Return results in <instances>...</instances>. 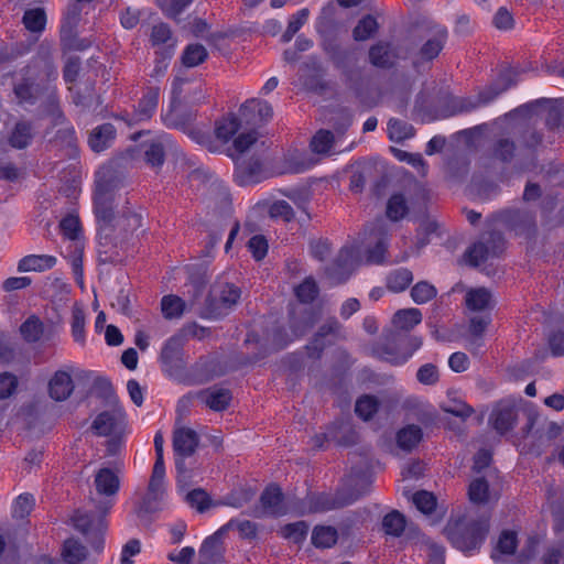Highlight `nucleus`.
Wrapping results in <instances>:
<instances>
[{
    "label": "nucleus",
    "instance_id": "1",
    "mask_svg": "<svg viewBox=\"0 0 564 564\" xmlns=\"http://www.w3.org/2000/svg\"><path fill=\"white\" fill-rule=\"evenodd\" d=\"M199 444V436L191 427L175 425L173 431V449L177 456L175 466L177 470V481L185 494H207L200 487L189 488L187 481L191 478V471L186 469L184 458L191 457L196 452Z\"/></svg>",
    "mask_w": 564,
    "mask_h": 564
},
{
    "label": "nucleus",
    "instance_id": "2",
    "mask_svg": "<svg viewBox=\"0 0 564 564\" xmlns=\"http://www.w3.org/2000/svg\"><path fill=\"white\" fill-rule=\"evenodd\" d=\"M488 531L489 519L486 517L476 520H453L445 528L448 540L456 549L462 551H470L478 547Z\"/></svg>",
    "mask_w": 564,
    "mask_h": 564
},
{
    "label": "nucleus",
    "instance_id": "3",
    "mask_svg": "<svg viewBox=\"0 0 564 564\" xmlns=\"http://www.w3.org/2000/svg\"><path fill=\"white\" fill-rule=\"evenodd\" d=\"M26 77L14 87V93L20 101L31 102L34 100L37 93L35 78L54 79L57 77V69L52 58L48 55L37 56L33 59L32 64L28 66Z\"/></svg>",
    "mask_w": 564,
    "mask_h": 564
},
{
    "label": "nucleus",
    "instance_id": "4",
    "mask_svg": "<svg viewBox=\"0 0 564 564\" xmlns=\"http://www.w3.org/2000/svg\"><path fill=\"white\" fill-rule=\"evenodd\" d=\"M90 371L77 368L73 364H67L57 369L48 380L47 391L51 399L57 402L70 398L75 390L74 378L89 379Z\"/></svg>",
    "mask_w": 564,
    "mask_h": 564
},
{
    "label": "nucleus",
    "instance_id": "5",
    "mask_svg": "<svg viewBox=\"0 0 564 564\" xmlns=\"http://www.w3.org/2000/svg\"><path fill=\"white\" fill-rule=\"evenodd\" d=\"M240 296L241 291L236 285L226 282L216 283L207 299L205 315L210 318H218L228 314L238 303Z\"/></svg>",
    "mask_w": 564,
    "mask_h": 564
},
{
    "label": "nucleus",
    "instance_id": "6",
    "mask_svg": "<svg viewBox=\"0 0 564 564\" xmlns=\"http://www.w3.org/2000/svg\"><path fill=\"white\" fill-rule=\"evenodd\" d=\"M505 247L501 234L491 232L480 241L474 243L465 252L466 261L474 267L485 263L488 259L499 256Z\"/></svg>",
    "mask_w": 564,
    "mask_h": 564
},
{
    "label": "nucleus",
    "instance_id": "7",
    "mask_svg": "<svg viewBox=\"0 0 564 564\" xmlns=\"http://www.w3.org/2000/svg\"><path fill=\"white\" fill-rule=\"evenodd\" d=\"M360 249L355 245L344 246L336 260L326 268L325 273L329 278V280L339 284L345 282L354 265L360 262Z\"/></svg>",
    "mask_w": 564,
    "mask_h": 564
},
{
    "label": "nucleus",
    "instance_id": "8",
    "mask_svg": "<svg viewBox=\"0 0 564 564\" xmlns=\"http://www.w3.org/2000/svg\"><path fill=\"white\" fill-rule=\"evenodd\" d=\"M518 410L517 401L512 399L500 400L494 405L488 423L499 435H505L516 426Z\"/></svg>",
    "mask_w": 564,
    "mask_h": 564
},
{
    "label": "nucleus",
    "instance_id": "9",
    "mask_svg": "<svg viewBox=\"0 0 564 564\" xmlns=\"http://www.w3.org/2000/svg\"><path fill=\"white\" fill-rule=\"evenodd\" d=\"M388 243L389 239L386 225L382 220H379L369 236V246L366 249V263H384Z\"/></svg>",
    "mask_w": 564,
    "mask_h": 564
},
{
    "label": "nucleus",
    "instance_id": "10",
    "mask_svg": "<svg viewBox=\"0 0 564 564\" xmlns=\"http://www.w3.org/2000/svg\"><path fill=\"white\" fill-rule=\"evenodd\" d=\"M90 503L96 508L89 512L76 511L72 517L74 527L83 533H86L93 524L95 518L105 516L112 506L110 496H97L90 498Z\"/></svg>",
    "mask_w": 564,
    "mask_h": 564
},
{
    "label": "nucleus",
    "instance_id": "11",
    "mask_svg": "<svg viewBox=\"0 0 564 564\" xmlns=\"http://www.w3.org/2000/svg\"><path fill=\"white\" fill-rule=\"evenodd\" d=\"M186 503L198 513H205L219 506L241 508L248 503V496H230L227 499H213L212 496H184Z\"/></svg>",
    "mask_w": 564,
    "mask_h": 564
},
{
    "label": "nucleus",
    "instance_id": "12",
    "mask_svg": "<svg viewBox=\"0 0 564 564\" xmlns=\"http://www.w3.org/2000/svg\"><path fill=\"white\" fill-rule=\"evenodd\" d=\"M94 208L99 223L106 226L113 220V194L106 182L96 183Z\"/></svg>",
    "mask_w": 564,
    "mask_h": 564
},
{
    "label": "nucleus",
    "instance_id": "13",
    "mask_svg": "<svg viewBox=\"0 0 564 564\" xmlns=\"http://www.w3.org/2000/svg\"><path fill=\"white\" fill-rule=\"evenodd\" d=\"M341 336V325L336 318L327 319L315 334L312 343L307 346L310 356L318 357L327 344H332Z\"/></svg>",
    "mask_w": 564,
    "mask_h": 564
},
{
    "label": "nucleus",
    "instance_id": "14",
    "mask_svg": "<svg viewBox=\"0 0 564 564\" xmlns=\"http://www.w3.org/2000/svg\"><path fill=\"white\" fill-rule=\"evenodd\" d=\"M240 116L246 123L258 126L272 118L273 109L265 100L251 99L241 106Z\"/></svg>",
    "mask_w": 564,
    "mask_h": 564
},
{
    "label": "nucleus",
    "instance_id": "15",
    "mask_svg": "<svg viewBox=\"0 0 564 564\" xmlns=\"http://www.w3.org/2000/svg\"><path fill=\"white\" fill-rule=\"evenodd\" d=\"M307 512L321 513L351 505L354 496H307Z\"/></svg>",
    "mask_w": 564,
    "mask_h": 564
},
{
    "label": "nucleus",
    "instance_id": "16",
    "mask_svg": "<svg viewBox=\"0 0 564 564\" xmlns=\"http://www.w3.org/2000/svg\"><path fill=\"white\" fill-rule=\"evenodd\" d=\"M198 401L213 411H224L229 406L231 393L225 388H208L196 394Z\"/></svg>",
    "mask_w": 564,
    "mask_h": 564
},
{
    "label": "nucleus",
    "instance_id": "17",
    "mask_svg": "<svg viewBox=\"0 0 564 564\" xmlns=\"http://www.w3.org/2000/svg\"><path fill=\"white\" fill-rule=\"evenodd\" d=\"M235 178L241 186L259 183L263 178L262 165L258 160L237 159Z\"/></svg>",
    "mask_w": 564,
    "mask_h": 564
},
{
    "label": "nucleus",
    "instance_id": "18",
    "mask_svg": "<svg viewBox=\"0 0 564 564\" xmlns=\"http://www.w3.org/2000/svg\"><path fill=\"white\" fill-rule=\"evenodd\" d=\"M171 150L177 153L176 145L169 134L160 135L155 141L149 144L144 156L148 164L152 167H159L164 163L165 151Z\"/></svg>",
    "mask_w": 564,
    "mask_h": 564
},
{
    "label": "nucleus",
    "instance_id": "19",
    "mask_svg": "<svg viewBox=\"0 0 564 564\" xmlns=\"http://www.w3.org/2000/svg\"><path fill=\"white\" fill-rule=\"evenodd\" d=\"M56 263V257L51 254H28L19 260L17 269L19 272H44Z\"/></svg>",
    "mask_w": 564,
    "mask_h": 564
},
{
    "label": "nucleus",
    "instance_id": "20",
    "mask_svg": "<svg viewBox=\"0 0 564 564\" xmlns=\"http://www.w3.org/2000/svg\"><path fill=\"white\" fill-rule=\"evenodd\" d=\"M503 221L507 223L517 235H531L534 232L535 223L530 213L509 210L503 214Z\"/></svg>",
    "mask_w": 564,
    "mask_h": 564
},
{
    "label": "nucleus",
    "instance_id": "21",
    "mask_svg": "<svg viewBox=\"0 0 564 564\" xmlns=\"http://www.w3.org/2000/svg\"><path fill=\"white\" fill-rule=\"evenodd\" d=\"M116 138V128L111 123L96 127L89 135L88 144L94 152H101L109 148Z\"/></svg>",
    "mask_w": 564,
    "mask_h": 564
},
{
    "label": "nucleus",
    "instance_id": "22",
    "mask_svg": "<svg viewBox=\"0 0 564 564\" xmlns=\"http://www.w3.org/2000/svg\"><path fill=\"white\" fill-rule=\"evenodd\" d=\"M123 414L120 411H105L97 415L91 424V430L96 435L99 436H108L112 434L120 421L122 420Z\"/></svg>",
    "mask_w": 564,
    "mask_h": 564
},
{
    "label": "nucleus",
    "instance_id": "23",
    "mask_svg": "<svg viewBox=\"0 0 564 564\" xmlns=\"http://www.w3.org/2000/svg\"><path fill=\"white\" fill-rule=\"evenodd\" d=\"M466 306L474 312L490 311L494 305V299L489 290L486 288L470 289L465 296Z\"/></svg>",
    "mask_w": 564,
    "mask_h": 564
},
{
    "label": "nucleus",
    "instance_id": "24",
    "mask_svg": "<svg viewBox=\"0 0 564 564\" xmlns=\"http://www.w3.org/2000/svg\"><path fill=\"white\" fill-rule=\"evenodd\" d=\"M283 498L284 496H261L260 505L251 511V514L261 518L264 516H282L286 513L288 508Z\"/></svg>",
    "mask_w": 564,
    "mask_h": 564
},
{
    "label": "nucleus",
    "instance_id": "25",
    "mask_svg": "<svg viewBox=\"0 0 564 564\" xmlns=\"http://www.w3.org/2000/svg\"><path fill=\"white\" fill-rule=\"evenodd\" d=\"M159 87H149L145 90L138 104L134 122L148 120L153 116L159 105Z\"/></svg>",
    "mask_w": 564,
    "mask_h": 564
},
{
    "label": "nucleus",
    "instance_id": "26",
    "mask_svg": "<svg viewBox=\"0 0 564 564\" xmlns=\"http://www.w3.org/2000/svg\"><path fill=\"white\" fill-rule=\"evenodd\" d=\"M512 72L508 70L501 75V80L505 82L501 88H497L496 86H490L482 91L479 93L478 99L475 104L467 106L464 110L468 111L479 106H485L496 99L501 93L506 91L510 86L514 85V82L511 78Z\"/></svg>",
    "mask_w": 564,
    "mask_h": 564
},
{
    "label": "nucleus",
    "instance_id": "27",
    "mask_svg": "<svg viewBox=\"0 0 564 564\" xmlns=\"http://www.w3.org/2000/svg\"><path fill=\"white\" fill-rule=\"evenodd\" d=\"M61 555L66 564H79L86 560L88 550L78 540L69 538L65 540Z\"/></svg>",
    "mask_w": 564,
    "mask_h": 564
},
{
    "label": "nucleus",
    "instance_id": "28",
    "mask_svg": "<svg viewBox=\"0 0 564 564\" xmlns=\"http://www.w3.org/2000/svg\"><path fill=\"white\" fill-rule=\"evenodd\" d=\"M98 494H117L120 489L119 476L110 468H101L95 476Z\"/></svg>",
    "mask_w": 564,
    "mask_h": 564
},
{
    "label": "nucleus",
    "instance_id": "29",
    "mask_svg": "<svg viewBox=\"0 0 564 564\" xmlns=\"http://www.w3.org/2000/svg\"><path fill=\"white\" fill-rule=\"evenodd\" d=\"M55 145L64 151V155L69 159H75L78 155V144L75 130L73 128H65L57 131L55 137Z\"/></svg>",
    "mask_w": 564,
    "mask_h": 564
},
{
    "label": "nucleus",
    "instance_id": "30",
    "mask_svg": "<svg viewBox=\"0 0 564 564\" xmlns=\"http://www.w3.org/2000/svg\"><path fill=\"white\" fill-rule=\"evenodd\" d=\"M446 39V30L443 28L437 29L434 35L431 39H429L421 47V58L424 61H431L435 58L443 50Z\"/></svg>",
    "mask_w": 564,
    "mask_h": 564
},
{
    "label": "nucleus",
    "instance_id": "31",
    "mask_svg": "<svg viewBox=\"0 0 564 564\" xmlns=\"http://www.w3.org/2000/svg\"><path fill=\"white\" fill-rule=\"evenodd\" d=\"M370 63L377 67H390L393 64L394 54L389 43L378 42L369 50Z\"/></svg>",
    "mask_w": 564,
    "mask_h": 564
},
{
    "label": "nucleus",
    "instance_id": "32",
    "mask_svg": "<svg viewBox=\"0 0 564 564\" xmlns=\"http://www.w3.org/2000/svg\"><path fill=\"white\" fill-rule=\"evenodd\" d=\"M413 506L425 516H434L441 519L445 514V509L438 506L436 496H411Z\"/></svg>",
    "mask_w": 564,
    "mask_h": 564
},
{
    "label": "nucleus",
    "instance_id": "33",
    "mask_svg": "<svg viewBox=\"0 0 564 564\" xmlns=\"http://www.w3.org/2000/svg\"><path fill=\"white\" fill-rule=\"evenodd\" d=\"M422 322V313L417 308H404L394 313L393 325L403 330H410Z\"/></svg>",
    "mask_w": 564,
    "mask_h": 564
},
{
    "label": "nucleus",
    "instance_id": "34",
    "mask_svg": "<svg viewBox=\"0 0 564 564\" xmlns=\"http://www.w3.org/2000/svg\"><path fill=\"white\" fill-rule=\"evenodd\" d=\"M240 121L234 115H229L218 120L215 126V135L217 140L227 143L239 130Z\"/></svg>",
    "mask_w": 564,
    "mask_h": 564
},
{
    "label": "nucleus",
    "instance_id": "35",
    "mask_svg": "<svg viewBox=\"0 0 564 564\" xmlns=\"http://www.w3.org/2000/svg\"><path fill=\"white\" fill-rule=\"evenodd\" d=\"M421 440L422 430L420 426L414 424L403 427L397 434L398 445L404 451H411L420 443Z\"/></svg>",
    "mask_w": 564,
    "mask_h": 564
},
{
    "label": "nucleus",
    "instance_id": "36",
    "mask_svg": "<svg viewBox=\"0 0 564 564\" xmlns=\"http://www.w3.org/2000/svg\"><path fill=\"white\" fill-rule=\"evenodd\" d=\"M185 307L184 300L177 295H165L161 300V311L166 319L181 318Z\"/></svg>",
    "mask_w": 564,
    "mask_h": 564
},
{
    "label": "nucleus",
    "instance_id": "37",
    "mask_svg": "<svg viewBox=\"0 0 564 564\" xmlns=\"http://www.w3.org/2000/svg\"><path fill=\"white\" fill-rule=\"evenodd\" d=\"M338 539L337 530L329 525L315 527L312 533V543L316 547H332Z\"/></svg>",
    "mask_w": 564,
    "mask_h": 564
},
{
    "label": "nucleus",
    "instance_id": "38",
    "mask_svg": "<svg viewBox=\"0 0 564 564\" xmlns=\"http://www.w3.org/2000/svg\"><path fill=\"white\" fill-rule=\"evenodd\" d=\"M59 229L63 236L72 241H74V247L76 251L82 250V245L78 240L82 229L79 219L76 216L67 215L59 223Z\"/></svg>",
    "mask_w": 564,
    "mask_h": 564
},
{
    "label": "nucleus",
    "instance_id": "39",
    "mask_svg": "<svg viewBox=\"0 0 564 564\" xmlns=\"http://www.w3.org/2000/svg\"><path fill=\"white\" fill-rule=\"evenodd\" d=\"M33 138L32 127L28 122H18L9 137V143L12 148L24 149Z\"/></svg>",
    "mask_w": 564,
    "mask_h": 564
},
{
    "label": "nucleus",
    "instance_id": "40",
    "mask_svg": "<svg viewBox=\"0 0 564 564\" xmlns=\"http://www.w3.org/2000/svg\"><path fill=\"white\" fill-rule=\"evenodd\" d=\"M373 355L392 365H402L411 358V354L398 352L390 344H378L373 347Z\"/></svg>",
    "mask_w": 564,
    "mask_h": 564
},
{
    "label": "nucleus",
    "instance_id": "41",
    "mask_svg": "<svg viewBox=\"0 0 564 564\" xmlns=\"http://www.w3.org/2000/svg\"><path fill=\"white\" fill-rule=\"evenodd\" d=\"M388 134L391 141L402 142L403 140L410 139L414 135V128L405 121L390 119L388 122Z\"/></svg>",
    "mask_w": 564,
    "mask_h": 564
},
{
    "label": "nucleus",
    "instance_id": "42",
    "mask_svg": "<svg viewBox=\"0 0 564 564\" xmlns=\"http://www.w3.org/2000/svg\"><path fill=\"white\" fill-rule=\"evenodd\" d=\"M379 29L377 20L368 14L364 17L352 31V36L356 41H367L372 37Z\"/></svg>",
    "mask_w": 564,
    "mask_h": 564
},
{
    "label": "nucleus",
    "instance_id": "43",
    "mask_svg": "<svg viewBox=\"0 0 564 564\" xmlns=\"http://www.w3.org/2000/svg\"><path fill=\"white\" fill-rule=\"evenodd\" d=\"M413 280L412 272L409 269L401 268L392 271L387 278V286L393 292L405 290Z\"/></svg>",
    "mask_w": 564,
    "mask_h": 564
},
{
    "label": "nucleus",
    "instance_id": "44",
    "mask_svg": "<svg viewBox=\"0 0 564 564\" xmlns=\"http://www.w3.org/2000/svg\"><path fill=\"white\" fill-rule=\"evenodd\" d=\"M314 165V161L305 153L294 152L285 158V172L286 173H302L307 171Z\"/></svg>",
    "mask_w": 564,
    "mask_h": 564
},
{
    "label": "nucleus",
    "instance_id": "45",
    "mask_svg": "<svg viewBox=\"0 0 564 564\" xmlns=\"http://www.w3.org/2000/svg\"><path fill=\"white\" fill-rule=\"evenodd\" d=\"M405 524V518L397 510L386 514L382 520L384 532L392 536H400L404 532Z\"/></svg>",
    "mask_w": 564,
    "mask_h": 564
},
{
    "label": "nucleus",
    "instance_id": "46",
    "mask_svg": "<svg viewBox=\"0 0 564 564\" xmlns=\"http://www.w3.org/2000/svg\"><path fill=\"white\" fill-rule=\"evenodd\" d=\"M409 212L406 199L402 194H393L387 203V217L398 221L405 217Z\"/></svg>",
    "mask_w": 564,
    "mask_h": 564
},
{
    "label": "nucleus",
    "instance_id": "47",
    "mask_svg": "<svg viewBox=\"0 0 564 564\" xmlns=\"http://www.w3.org/2000/svg\"><path fill=\"white\" fill-rule=\"evenodd\" d=\"M72 336L80 345L85 344V312L82 306L74 305L72 310Z\"/></svg>",
    "mask_w": 564,
    "mask_h": 564
},
{
    "label": "nucleus",
    "instance_id": "48",
    "mask_svg": "<svg viewBox=\"0 0 564 564\" xmlns=\"http://www.w3.org/2000/svg\"><path fill=\"white\" fill-rule=\"evenodd\" d=\"M23 338L29 343H36L43 335L44 325L35 316L29 317L20 327Z\"/></svg>",
    "mask_w": 564,
    "mask_h": 564
},
{
    "label": "nucleus",
    "instance_id": "49",
    "mask_svg": "<svg viewBox=\"0 0 564 564\" xmlns=\"http://www.w3.org/2000/svg\"><path fill=\"white\" fill-rule=\"evenodd\" d=\"M207 50L202 44H189L183 52L182 61L187 67H195L207 58Z\"/></svg>",
    "mask_w": 564,
    "mask_h": 564
},
{
    "label": "nucleus",
    "instance_id": "50",
    "mask_svg": "<svg viewBox=\"0 0 564 564\" xmlns=\"http://www.w3.org/2000/svg\"><path fill=\"white\" fill-rule=\"evenodd\" d=\"M379 402L372 395H362L356 401L355 412L365 421L370 420L378 411Z\"/></svg>",
    "mask_w": 564,
    "mask_h": 564
},
{
    "label": "nucleus",
    "instance_id": "51",
    "mask_svg": "<svg viewBox=\"0 0 564 564\" xmlns=\"http://www.w3.org/2000/svg\"><path fill=\"white\" fill-rule=\"evenodd\" d=\"M258 140V133L254 130H251L247 133L239 134L232 144V149H229V155L237 161V156L243 154L247 150L250 149L251 145L256 143Z\"/></svg>",
    "mask_w": 564,
    "mask_h": 564
},
{
    "label": "nucleus",
    "instance_id": "52",
    "mask_svg": "<svg viewBox=\"0 0 564 564\" xmlns=\"http://www.w3.org/2000/svg\"><path fill=\"white\" fill-rule=\"evenodd\" d=\"M150 41L153 46H160L163 44H169L170 46L175 45V42L172 36V31L169 24L164 22L156 23L152 26Z\"/></svg>",
    "mask_w": 564,
    "mask_h": 564
},
{
    "label": "nucleus",
    "instance_id": "53",
    "mask_svg": "<svg viewBox=\"0 0 564 564\" xmlns=\"http://www.w3.org/2000/svg\"><path fill=\"white\" fill-rule=\"evenodd\" d=\"M46 15L43 9H30L24 12L23 23L31 32H41L44 30Z\"/></svg>",
    "mask_w": 564,
    "mask_h": 564
},
{
    "label": "nucleus",
    "instance_id": "54",
    "mask_svg": "<svg viewBox=\"0 0 564 564\" xmlns=\"http://www.w3.org/2000/svg\"><path fill=\"white\" fill-rule=\"evenodd\" d=\"M334 144V135L328 130H319L311 141V149L318 154H327Z\"/></svg>",
    "mask_w": 564,
    "mask_h": 564
},
{
    "label": "nucleus",
    "instance_id": "55",
    "mask_svg": "<svg viewBox=\"0 0 564 564\" xmlns=\"http://www.w3.org/2000/svg\"><path fill=\"white\" fill-rule=\"evenodd\" d=\"M194 0H156V4L163 13L170 19H177V17L193 2Z\"/></svg>",
    "mask_w": 564,
    "mask_h": 564
},
{
    "label": "nucleus",
    "instance_id": "56",
    "mask_svg": "<svg viewBox=\"0 0 564 564\" xmlns=\"http://www.w3.org/2000/svg\"><path fill=\"white\" fill-rule=\"evenodd\" d=\"M436 289L427 282H419L411 290V296L417 304H424L436 296Z\"/></svg>",
    "mask_w": 564,
    "mask_h": 564
},
{
    "label": "nucleus",
    "instance_id": "57",
    "mask_svg": "<svg viewBox=\"0 0 564 564\" xmlns=\"http://www.w3.org/2000/svg\"><path fill=\"white\" fill-rule=\"evenodd\" d=\"M516 144L509 138H499L494 145L495 158L510 162L514 158Z\"/></svg>",
    "mask_w": 564,
    "mask_h": 564
},
{
    "label": "nucleus",
    "instance_id": "58",
    "mask_svg": "<svg viewBox=\"0 0 564 564\" xmlns=\"http://www.w3.org/2000/svg\"><path fill=\"white\" fill-rule=\"evenodd\" d=\"M182 348V340L178 337L169 338L161 350V360L164 365H171L175 359H177L180 351Z\"/></svg>",
    "mask_w": 564,
    "mask_h": 564
},
{
    "label": "nucleus",
    "instance_id": "59",
    "mask_svg": "<svg viewBox=\"0 0 564 564\" xmlns=\"http://www.w3.org/2000/svg\"><path fill=\"white\" fill-rule=\"evenodd\" d=\"M442 410L463 420L469 417L474 413V409L459 399H449L442 405Z\"/></svg>",
    "mask_w": 564,
    "mask_h": 564
},
{
    "label": "nucleus",
    "instance_id": "60",
    "mask_svg": "<svg viewBox=\"0 0 564 564\" xmlns=\"http://www.w3.org/2000/svg\"><path fill=\"white\" fill-rule=\"evenodd\" d=\"M318 294L315 281L311 278L305 279L295 288V295L302 303H311Z\"/></svg>",
    "mask_w": 564,
    "mask_h": 564
},
{
    "label": "nucleus",
    "instance_id": "61",
    "mask_svg": "<svg viewBox=\"0 0 564 564\" xmlns=\"http://www.w3.org/2000/svg\"><path fill=\"white\" fill-rule=\"evenodd\" d=\"M165 475V467L163 457H156L152 477L149 484V490L151 494H160L163 490V481Z\"/></svg>",
    "mask_w": 564,
    "mask_h": 564
},
{
    "label": "nucleus",
    "instance_id": "62",
    "mask_svg": "<svg viewBox=\"0 0 564 564\" xmlns=\"http://www.w3.org/2000/svg\"><path fill=\"white\" fill-rule=\"evenodd\" d=\"M161 506L160 496H142L137 502L135 511L139 517H144L160 510Z\"/></svg>",
    "mask_w": 564,
    "mask_h": 564
},
{
    "label": "nucleus",
    "instance_id": "63",
    "mask_svg": "<svg viewBox=\"0 0 564 564\" xmlns=\"http://www.w3.org/2000/svg\"><path fill=\"white\" fill-rule=\"evenodd\" d=\"M542 142V134L532 127H527L521 131L519 143L521 148L533 151Z\"/></svg>",
    "mask_w": 564,
    "mask_h": 564
},
{
    "label": "nucleus",
    "instance_id": "64",
    "mask_svg": "<svg viewBox=\"0 0 564 564\" xmlns=\"http://www.w3.org/2000/svg\"><path fill=\"white\" fill-rule=\"evenodd\" d=\"M308 531V525L304 521L290 523L283 527L282 533L285 538L293 540L295 543L302 542Z\"/></svg>",
    "mask_w": 564,
    "mask_h": 564
}]
</instances>
